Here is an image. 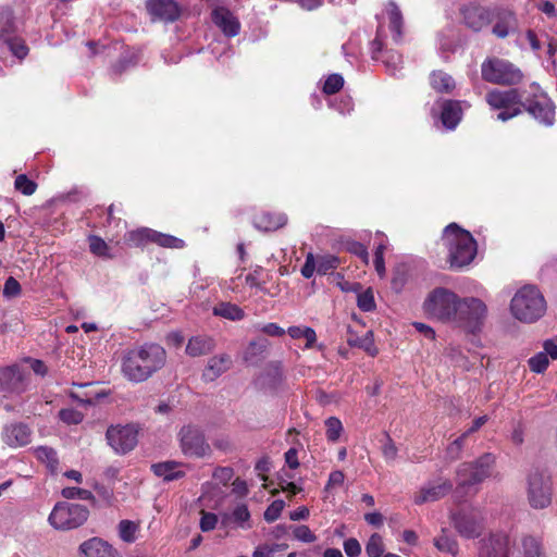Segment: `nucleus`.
Instances as JSON below:
<instances>
[{"instance_id": "nucleus-20", "label": "nucleus", "mask_w": 557, "mask_h": 557, "mask_svg": "<svg viewBox=\"0 0 557 557\" xmlns=\"http://www.w3.org/2000/svg\"><path fill=\"white\" fill-rule=\"evenodd\" d=\"M79 553L84 557H122L111 544L99 537L83 542L79 545Z\"/></svg>"}, {"instance_id": "nucleus-34", "label": "nucleus", "mask_w": 557, "mask_h": 557, "mask_svg": "<svg viewBox=\"0 0 557 557\" xmlns=\"http://www.w3.org/2000/svg\"><path fill=\"white\" fill-rule=\"evenodd\" d=\"M140 523L133 520H121L117 524L119 537L125 543H134L138 539Z\"/></svg>"}, {"instance_id": "nucleus-48", "label": "nucleus", "mask_w": 557, "mask_h": 557, "mask_svg": "<svg viewBox=\"0 0 557 557\" xmlns=\"http://www.w3.org/2000/svg\"><path fill=\"white\" fill-rule=\"evenodd\" d=\"M357 305L359 309L364 312L373 311L376 307L373 292L368 288L367 290L360 293L357 297Z\"/></svg>"}, {"instance_id": "nucleus-45", "label": "nucleus", "mask_w": 557, "mask_h": 557, "mask_svg": "<svg viewBox=\"0 0 557 557\" xmlns=\"http://www.w3.org/2000/svg\"><path fill=\"white\" fill-rule=\"evenodd\" d=\"M61 495L66 499H82L88 502H92L95 499V496L90 491L79 487H64L61 491Z\"/></svg>"}, {"instance_id": "nucleus-59", "label": "nucleus", "mask_w": 557, "mask_h": 557, "mask_svg": "<svg viewBox=\"0 0 557 557\" xmlns=\"http://www.w3.org/2000/svg\"><path fill=\"white\" fill-rule=\"evenodd\" d=\"M348 250L360 257L362 259V261L364 263H368L369 262V253H368V249L364 245H362L361 243H358V242H351L348 244Z\"/></svg>"}, {"instance_id": "nucleus-52", "label": "nucleus", "mask_w": 557, "mask_h": 557, "mask_svg": "<svg viewBox=\"0 0 557 557\" xmlns=\"http://www.w3.org/2000/svg\"><path fill=\"white\" fill-rule=\"evenodd\" d=\"M294 537L302 543H313L317 536L312 533L309 527L301 524L297 525L293 530Z\"/></svg>"}, {"instance_id": "nucleus-60", "label": "nucleus", "mask_w": 557, "mask_h": 557, "mask_svg": "<svg viewBox=\"0 0 557 557\" xmlns=\"http://www.w3.org/2000/svg\"><path fill=\"white\" fill-rule=\"evenodd\" d=\"M318 265L315 264V260L312 253H308L306 257L305 264L301 268V274L306 278H310L313 276L314 271L317 270Z\"/></svg>"}, {"instance_id": "nucleus-39", "label": "nucleus", "mask_w": 557, "mask_h": 557, "mask_svg": "<svg viewBox=\"0 0 557 557\" xmlns=\"http://www.w3.org/2000/svg\"><path fill=\"white\" fill-rule=\"evenodd\" d=\"M524 557H543V549L540 539L525 535L521 541Z\"/></svg>"}, {"instance_id": "nucleus-58", "label": "nucleus", "mask_w": 557, "mask_h": 557, "mask_svg": "<svg viewBox=\"0 0 557 557\" xmlns=\"http://www.w3.org/2000/svg\"><path fill=\"white\" fill-rule=\"evenodd\" d=\"M330 104L342 114L351 112L354 108L352 100L349 96H343L337 102H331Z\"/></svg>"}, {"instance_id": "nucleus-57", "label": "nucleus", "mask_w": 557, "mask_h": 557, "mask_svg": "<svg viewBox=\"0 0 557 557\" xmlns=\"http://www.w3.org/2000/svg\"><path fill=\"white\" fill-rule=\"evenodd\" d=\"M283 548H284V546L280 545V544H274L271 546L270 545H261L255 549L252 557H272L276 550L283 549Z\"/></svg>"}, {"instance_id": "nucleus-31", "label": "nucleus", "mask_w": 557, "mask_h": 557, "mask_svg": "<svg viewBox=\"0 0 557 557\" xmlns=\"http://www.w3.org/2000/svg\"><path fill=\"white\" fill-rule=\"evenodd\" d=\"M386 14L388 18V27L393 35V40L399 42L403 35V15L399 8L394 3L389 2L386 5Z\"/></svg>"}, {"instance_id": "nucleus-19", "label": "nucleus", "mask_w": 557, "mask_h": 557, "mask_svg": "<svg viewBox=\"0 0 557 557\" xmlns=\"http://www.w3.org/2000/svg\"><path fill=\"white\" fill-rule=\"evenodd\" d=\"M26 388L25 376L18 366L0 368V389L8 393H22Z\"/></svg>"}, {"instance_id": "nucleus-44", "label": "nucleus", "mask_w": 557, "mask_h": 557, "mask_svg": "<svg viewBox=\"0 0 557 557\" xmlns=\"http://www.w3.org/2000/svg\"><path fill=\"white\" fill-rule=\"evenodd\" d=\"M90 251L98 257L110 258V249L108 244L99 236L91 235L88 237Z\"/></svg>"}, {"instance_id": "nucleus-38", "label": "nucleus", "mask_w": 557, "mask_h": 557, "mask_svg": "<svg viewBox=\"0 0 557 557\" xmlns=\"http://www.w3.org/2000/svg\"><path fill=\"white\" fill-rule=\"evenodd\" d=\"M125 240L132 246H143L152 240V230L143 227L128 232L125 235Z\"/></svg>"}, {"instance_id": "nucleus-10", "label": "nucleus", "mask_w": 557, "mask_h": 557, "mask_svg": "<svg viewBox=\"0 0 557 557\" xmlns=\"http://www.w3.org/2000/svg\"><path fill=\"white\" fill-rule=\"evenodd\" d=\"M486 102L494 110H500L497 120L506 122L521 113V96L517 89H493L486 95Z\"/></svg>"}, {"instance_id": "nucleus-42", "label": "nucleus", "mask_w": 557, "mask_h": 557, "mask_svg": "<svg viewBox=\"0 0 557 557\" xmlns=\"http://www.w3.org/2000/svg\"><path fill=\"white\" fill-rule=\"evenodd\" d=\"M36 456L40 461L46 462L52 472L57 471L59 460L57 457V451L54 449L46 446H40L36 449Z\"/></svg>"}, {"instance_id": "nucleus-4", "label": "nucleus", "mask_w": 557, "mask_h": 557, "mask_svg": "<svg viewBox=\"0 0 557 557\" xmlns=\"http://www.w3.org/2000/svg\"><path fill=\"white\" fill-rule=\"evenodd\" d=\"M458 304L457 294L447 288L437 287L426 296L423 310L428 317L451 324Z\"/></svg>"}, {"instance_id": "nucleus-27", "label": "nucleus", "mask_w": 557, "mask_h": 557, "mask_svg": "<svg viewBox=\"0 0 557 557\" xmlns=\"http://www.w3.org/2000/svg\"><path fill=\"white\" fill-rule=\"evenodd\" d=\"M286 223L287 216L284 213L261 212L253 219V225L264 232L276 231Z\"/></svg>"}, {"instance_id": "nucleus-21", "label": "nucleus", "mask_w": 557, "mask_h": 557, "mask_svg": "<svg viewBox=\"0 0 557 557\" xmlns=\"http://www.w3.org/2000/svg\"><path fill=\"white\" fill-rule=\"evenodd\" d=\"M554 109L553 102L543 95L531 101L527 107L528 112L546 126L554 123Z\"/></svg>"}, {"instance_id": "nucleus-3", "label": "nucleus", "mask_w": 557, "mask_h": 557, "mask_svg": "<svg viewBox=\"0 0 557 557\" xmlns=\"http://www.w3.org/2000/svg\"><path fill=\"white\" fill-rule=\"evenodd\" d=\"M546 301L533 285L519 288L510 301V312L519 321L532 323L544 315Z\"/></svg>"}, {"instance_id": "nucleus-49", "label": "nucleus", "mask_w": 557, "mask_h": 557, "mask_svg": "<svg viewBox=\"0 0 557 557\" xmlns=\"http://www.w3.org/2000/svg\"><path fill=\"white\" fill-rule=\"evenodd\" d=\"M528 362L531 371L535 373H542L547 369L549 359L547 358L546 354L540 351L531 357Z\"/></svg>"}, {"instance_id": "nucleus-25", "label": "nucleus", "mask_w": 557, "mask_h": 557, "mask_svg": "<svg viewBox=\"0 0 557 557\" xmlns=\"http://www.w3.org/2000/svg\"><path fill=\"white\" fill-rule=\"evenodd\" d=\"M463 22L467 27L480 32L490 24V13L478 5H468L462 10Z\"/></svg>"}, {"instance_id": "nucleus-51", "label": "nucleus", "mask_w": 557, "mask_h": 557, "mask_svg": "<svg viewBox=\"0 0 557 557\" xmlns=\"http://www.w3.org/2000/svg\"><path fill=\"white\" fill-rule=\"evenodd\" d=\"M285 503L282 499L272 502L264 511V520L267 522L275 521L282 513Z\"/></svg>"}, {"instance_id": "nucleus-53", "label": "nucleus", "mask_w": 557, "mask_h": 557, "mask_svg": "<svg viewBox=\"0 0 557 557\" xmlns=\"http://www.w3.org/2000/svg\"><path fill=\"white\" fill-rule=\"evenodd\" d=\"M60 419L67 424H78L83 421V413L73 408L62 409L59 413Z\"/></svg>"}, {"instance_id": "nucleus-40", "label": "nucleus", "mask_w": 557, "mask_h": 557, "mask_svg": "<svg viewBox=\"0 0 557 557\" xmlns=\"http://www.w3.org/2000/svg\"><path fill=\"white\" fill-rule=\"evenodd\" d=\"M151 243H154L161 247L166 248H183L184 247V240L181 238H177L172 235L159 233L154 230H152V240Z\"/></svg>"}, {"instance_id": "nucleus-61", "label": "nucleus", "mask_w": 557, "mask_h": 557, "mask_svg": "<svg viewBox=\"0 0 557 557\" xmlns=\"http://www.w3.org/2000/svg\"><path fill=\"white\" fill-rule=\"evenodd\" d=\"M344 550L348 557H358L361 553V546L356 539H348L344 542Z\"/></svg>"}, {"instance_id": "nucleus-35", "label": "nucleus", "mask_w": 557, "mask_h": 557, "mask_svg": "<svg viewBox=\"0 0 557 557\" xmlns=\"http://www.w3.org/2000/svg\"><path fill=\"white\" fill-rule=\"evenodd\" d=\"M517 28V21L511 12L505 13L499 17L498 22L493 26V34L498 38L507 37Z\"/></svg>"}, {"instance_id": "nucleus-15", "label": "nucleus", "mask_w": 557, "mask_h": 557, "mask_svg": "<svg viewBox=\"0 0 557 557\" xmlns=\"http://www.w3.org/2000/svg\"><path fill=\"white\" fill-rule=\"evenodd\" d=\"M511 541L506 532L491 533L480 542L479 557H509Z\"/></svg>"}, {"instance_id": "nucleus-9", "label": "nucleus", "mask_w": 557, "mask_h": 557, "mask_svg": "<svg viewBox=\"0 0 557 557\" xmlns=\"http://www.w3.org/2000/svg\"><path fill=\"white\" fill-rule=\"evenodd\" d=\"M495 457L492 454H484L474 462H465L459 466L457 480L459 487H469L483 482L492 474Z\"/></svg>"}, {"instance_id": "nucleus-2", "label": "nucleus", "mask_w": 557, "mask_h": 557, "mask_svg": "<svg viewBox=\"0 0 557 557\" xmlns=\"http://www.w3.org/2000/svg\"><path fill=\"white\" fill-rule=\"evenodd\" d=\"M442 243L447 250V262L453 269L469 265L478 251L476 242L471 233L456 223H450L444 228Z\"/></svg>"}, {"instance_id": "nucleus-33", "label": "nucleus", "mask_w": 557, "mask_h": 557, "mask_svg": "<svg viewBox=\"0 0 557 557\" xmlns=\"http://www.w3.org/2000/svg\"><path fill=\"white\" fill-rule=\"evenodd\" d=\"M434 546L442 553L457 556L459 553V544L457 540L449 535L445 529L442 530L441 534L434 537Z\"/></svg>"}, {"instance_id": "nucleus-11", "label": "nucleus", "mask_w": 557, "mask_h": 557, "mask_svg": "<svg viewBox=\"0 0 557 557\" xmlns=\"http://www.w3.org/2000/svg\"><path fill=\"white\" fill-rule=\"evenodd\" d=\"M528 499L534 509H544L552 504V480L549 475L539 470L529 474Z\"/></svg>"}, {"instance_id": "nucleus-14", "label": "nucleus", "mask_w": 557, "mask_h": 557, "mask_svg": "<svg viewBox=\"0 0 557 557\" xmlns=\"http://www.w3.org/2000/svg\"><path fill=\"white\" fill-rule=\"evenodd\" d=\"M109 445L116 451L125 454L137 444V430L134 425L111 426L107 431Z\"/></svg>"}, {"instance_id": "nucleus-47", "label": "nucleus", "mask_w": 557, "mask_h": 557, "mask_svg": "<svg viewBox=\"0 0 557 557\" xmlns=\"http://www.w3.org/2000/svg\"><path fill=\"white\" fill-rule=\"evenodd\" d=\"M15 188L25 196H30L36 191L37 185L34 181L29 180L25 174L16 176L14 182Z\"/></svg>"}, {"instance_id": "nucleus-13", "label": "nucleus", "mask_w": 557, "mask_h": 557, "mask_svg": "<svg viewBox=\"0 0 557 557\" xmlns=\"http://www.w3.org/2000/svg\"><path fill=\"white\" fill-rule=\"evenodd\" d=\"M181 448L186 456L203 457L210 447L201 431L195 426H183L180 432Z\"/></svg>"}, {"instance_id": "nucleus-24", "label": "nucleus", "mask_w": 557, "mask_h": 557, "mask_svg": "<svg viewBox=\"0 0 557 557\" xmlns=\"http://www.w3.org/2000/svg\"><path fill=\"white\" fill-rule=\"evenodd\" d=\"M212 21L228 37L239 33L240 24L237 17L225 8H216L212 12Z\"/></svg>"}, {"instance_id": "nucleus-5", "label": "nucleus", "mask_w": 557, "mask_h": 557, "mask_svg": "<svg viewBox=\"0 0 557 557\" xmlns=\"http://www.w3.org/2000/svg\"><path fill=\"white\" fill-rule=\"evenodd\" d=\"M456 311L451 324L472 333L481 329L487 317L486 305L475 297L459 298Z\"/></svg>"}, {"instance_id": "nucleus-23", "label": "nucleus", "mask_w": 557, "mask_h": 557, "mask_svg": "<svg viewBox=\"0 0 557 557\" xmlns=\"http://www.w3.org/2000/svg\"><path fill=\"white\" fill-rule=\"evenodd\" d=\"M284 382L280 364H270L258 377L257 386L269 393L277 392Z\"/></svg>"}, {"instance_id": "nucleus-29", "label": "nucleus", "mask_w": 557, "mask_h": 557, "mask_svg": "<svg viewBox=\"0 0 557 557\" xmlns=\"http://www.w3.org/2000/svg\"><path fill=\"white\" fill-rule=\"evenodd\" d=\"M215 347L214 339L209 336L198 335L189 338L186 354L191 357H200L211 352Z\"/></svg>"}, {"instance_id": "nucleus-55", "label": "nucleus", "mask_w": 557, "mask_h": 557, "mask_svg": "<svg viewBox=\"0 0 557 557\" xmlns=\"http://www.w3.org/2000/svg\"><path fill=\"white\" fill-rule=\"evenodd\" d=\"M21 293L20 283L12 276H10L3 286V296L7 298H13L18 296Z\"/></svg>"}, {"instance_id": "nucleus-36", "label": "nucleus", "mask_w": 557, "mask_h": 557, "mask_svg": "<svg viewBox=\"0 0 557 557\" xmlns=\"http://www.w3.org/2000/svg\"><path fill=\"white\" fill-rule=\"evenodd\" d=\"M431 86L441 92H449L455 88L454 78L442 71H434L430 77Z\"/></svg>"}, {"instance_id": "nucleus-8", "label": "nucleus", "mask_w": 557, "mask_h": 557, "mask_svg": "<svg viewBox=\"0 0 557 557\" xmlns=\"http://www.w3.org/2000/svg\"><path fill=\"white\" fill-rule=\"evenodd\" d=\"M482 78L492 84L515 85L521 82L522 73L507 60L491 58L481 65Z\"/></svg>"}, {"instance_id": "nucleus-63", "label": "nucleus", "mask_w": 557, "mask_h": 557, "mask_svg": "<svg viewBox=\"0 0 557 557\" xmlns=\"http://www.w3.org/2000/svg\"><path fill=\"white\" fill-rule=\"evenodd\" d=\"M233 469L228 467L218 468L213 472V478L220 481L223 484H227V482L233 478Z\"/></svg>"}, {"instance_id": "nucleus-56", "label": "nucleus", "mask_w": 557, "mask_h": 557, "mask_svg": "<svg viewBox=\"0 0 557 557\" xmlns=\"http://www.w3.org/2000/svg\"><path fill=\"white\" fill-rule=\"evenodd\" d=\"M467 437V433H463L458 438H456L449 446L447 447V456L451 460L457 459L460 456V453L462 450L463 441Z\"/></svg>"}, {"instance_id": "nucleus-17", "label": "nucleus", "mask_w": 557, "mask_h": 557, "mask_svg": "<svg viewBox=\"0 0 557 557\" xmlns=\"http://www.w3.org/2000/svg\"><path fill=\"white\" fill-rule=\"evenodd\" d=\"M147 10L153 20L165 23L176 21L182 12L175 0H148Z\"/></svg>"}, {"instance_id": "nucleus-1", "label": "nucleus", "mask_w": 557, "mask_h": 557, "mask_svg": "<svg viewBox=\"0 0 557 557\" xmlns=\"http://www.w3.org/2000/svg\"><path fill=\"white\" fill-rule=\"evenodd\" d=\"M166 360L164 348L158 344H145L128 349L123 358L121 370L131 382L139 383L160 370Z\"/></svg>"}, {"instance_id": "nucleus-50", "label": "nucleus", "mask_w": 557, "mask_h": 557, "mask_svg": "<svg viewBox=\"0 0 557 557\" xmlns=\"http://www.w3.org/2000/svg\"><path fill=\"white\" fill-rule=\"evenodd\" d=\"M344 85V78L339 74H331L324 82L323 92L332 95L337 92Z\"/></svg>"}, {"instance_id": "nucleus-30", "label": "nucleus", "mask_w": 557, "mask_h": 557, "mask_svg": "<svg viewBox=\"0 0 557 557\" xmlns=\"http://www.w3.org/2000/svg\"><path fill=\"white\" fill-rule=\"evenodd\" d=\"M386 14L388 18V27L393 35V40L399 42L403 35V15L399 8L394 3L389 2L386 5Z\"/></svg>"}, {"instance_id": "nucleus-32", "label": "nucleus", "mask_w": 557, "mask_h": 557, "mask_svg": "<svg viewBox=\"0 0 557 557\" xmlns=\"http://www.w3.org/2000/svg\"><path fill=\"white\" fill-rule=\"evenodd\" d=\"M213 314L231 321H239L244 319V310L232 302H219L213 307Z\"/></svg>"}, {"instance_id": "nucleus-64", "label": "nucleus", "mask_w": 557, "mask_h": 557, "mask_svg": "<svg viewBox=\"0 0 557 557\" xmlns=\"http://www.w3.org/2000/svg\"><path fill=\"white\" fill-rule=\"evenodd\" d=\"M337 264V259L334 257L321 258L318 263L317 271L319 273L325 274L329 270L335 269Z\"/></svg>"}, {"instance_id": "nucleus-22", "label": "nucleus", "mask_w": 557, "mask_h": 557, "mask_svg": "<svg viewBox=\"0 0 557 557\" xmlns=\"http://www.w3.org/2000/svg\"><path fill=\"white\" fill-rule=\"evenodd\" d=\"M32 432L23 423L9 424L3 429L2 441L10 447H22L30 443Z\"/></svg>"}, {"instance_id": "nucleus-6", "label": "nucleus", "mask_w": 557, "mask_h": 557, "mask_svg": "<svg viewBox=\"0 0 557 557\" xmlns=\"http://www.w3.org/2000/svg\"><path fill=\"white\" fill-rule=\"evenodd\" d=\"M455 531L466 540L479 539L485 529L483 511L476 507L460 508L450 515Z\"/></svg>"}, {"instance_id": "nucleus-43", "label": "nucleus", "mask_w": 557, "mask_h": 557, "mask_svg": "<svg viewBox=\"0 0 557 557\" xmlns=\"http://www.w3.org/2000/svg\"><path fill=\"white\" fill-rule=\"evenodd\" d=\"M383 63L391 74H396L403 66V58L397 51H386L382 55Z\"/></svg>"}, {"instance_id": "nucleus-28", "label": "nucleus", "mask_w": 557, "mask_h": 557, "mask_svg": "<svg viewBox=\"0 0 557 557\" xmlns=\"http://www.w3.org/2000/svg\"><path fill=\"white\" fill-rule=\"evenodd\" d=\"M151 470L157 476L162 478L164 481L177 480L185 475L184 465L172 460L153 463Z\"/></svg>"}, {"instance_id": "nucleus-12", "label": "nucleus", "mask_w": 557, "mask_h": 557, "mask_svg": "<svg viewBox=\"0 0 557 557\" xmlns=\"http://www.w3.org/2000/svg\"><path fill=\"white\" fill-rule=\"evenodd\" d=\"M15 24L11 11L0 10V42L5 44L9 50L20 60L28 54L25 41L15 34Z\"/></svg>"}, {"instance_id": "nucleus-7", "label": "nucleus", "mask_w": 557, "mask_h": 557, "mask_svg": "<svg viewBox=\"0 0 557 557\" xmlns=\"http://www.w3.org/2000/svg\"><path fill=\"white\" fill-rule=\"evenodd\" d=\"M88 515V509L83 505L60 502L54 505L48 522L55 530H72L84 524Z\"/></svg>"}, {"instance_id": "nucleus-26", "label": "nucleus", "mask_w": 557, "mask_h": 557, "mask_svg": "<svg viewBox=\"0 0 557 557\" xmlns=\"http://www.w3.org/2000/svg\"><path fill=\"white\" fill-rule=\"evenodd\" d=\"M232 364L231 357L226 354H221L211 357L202 372V377L206 381L212 382L226 372Z\"/></svg>"}, {"instance_id": "nucleus-54", "label": "nucleus", "mask_w": 557, "mask_h": 557, "mask_svg": "<svg viewBox=\"0 0 557 557\" xmlns=\"http://www.w3.org/2000/svg\"><path fill=\"white\" fill-rule=\"evenodd\" d=\"M201 518L199 527L202 532H209L215 529L218 524V516L212 512H207L205 510H201Z\"/></svg>"}, {"instance_id": "nucleus-37", "label": "nucleus", "mask_w": 557, "mask_h": 557, "mask_svg": "<svg viewBox=\"0 0 557 557\" xmlns=\"http://www.w3.org/2000/svg\"><path fill=\"white\" fill-rule=\"evenodd\" d=\"M230 520L243 530H248L251 528L250 512L245 504H239L233 509L232 513L230 515Z\"/></svg>"}, {"instance_id": "nucleus-18", "label": "nucleus", "mask_w": 557, "mask_h": 557, "mask_svg": "<svg viewBox=\"0 0 557 557\" xmlns=\"http://www.w3.org/2000/svg\"><path fill=\"white\" fill-rule=\"evenodd\" d=\"M453 488V484L448 480H437L423 485L413 496L416 505L432 503L447 495Z\"/></svg>"}, {"instance_id": "nucleus-16", "label": "nucleus", "mask_w": 557, "mask_h": 557, "mask_svg": "<svg viewBox=\"0 0 557 557\" xmlns=\"http://www.w3.org/2000/svg\"><path fill=\"white\" fill-rule=\"evenodd\" d=\"M431 112L434 117L440 114V119L447 129L456 128L462 116L461 104L455 100H438Z\"/></svg>"}, {"instance_id": "nucleus-41", "label": "nucleus", "mask_w": 557, "mask_h": 557, "mask_svg": "<svg viewBox=\"0 0 557 557\" xmlns=\"http://www.w3.org/2000/svg\"><path fill=\"white\" fill-rule=\"evenodd\" d=\"M325 435L329 442L335 443L343 433V424L336 417H330L325 420Z\"/></svg>"}, {"instance_id": "nucleus-62", "label": "nucleus", "mask_w": 557, "mask_h": 557, "mask_svg": "<svg viewBox=\"0 0 557 557\" xmlns=\"http://www.w3.org/2000/svg\"><path fill=\"white\" fill-rule=\"evenodd\" d=\"M344 481H345V474L342 471H339V470L332 471L329 475V480H327L325 488L331 490L333 487L341 486V485H343Z\"/></svg>"}, {"instance_id": "nucleus-46", "label": "nucleus", "mask_w": 557, "mask_h": 557, "mask_svg": "<svg viewBox=\"0 0 557 557\" xmlns=\"http://www.w3.org/2000/svg\"><path fill=\"white\" fill-rule=\"evenodd\" d=\"M366 552L369 557H380L384 552L383 539L379 534H372L366 545Z\"/></svg>"}]
</instances>
